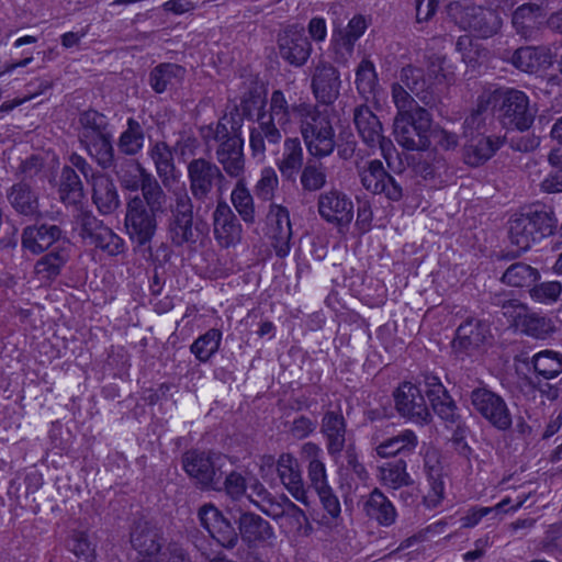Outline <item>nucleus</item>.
<instances>
[{
    "instance_id": "f257e3e1",
    "label": "nucleus",
    "mask_w": 562,
    "mask_h": 562,
    "mask_svg": "<svg viewBox=\"0 0 562 562\" xmlns=\"http://www.w3.org/2000/svg\"><path fill=\"white\" fill-rule=\"evenodd\" d=\"M314 105L303 98H296L289 90H273L268 110L258 112L257 125L250 130L249 145L252 154L263 155L266 144L278 145L282 140V133L300 126Z\"/></svg>"
},
{
    "instance_id": "f03ea898",
    "label": "nucleus",
    "mask_w": 562,
    "mask_h": 562,
    "mask_svg": "<svg viewBox=\"0 0 562 562\" xmlns=\"http://www.w3.org/2000/svg\"><path fill=\"white\" fill-rule=\"evenodd\" d=\"M149 181L144 196L135 195L126 203L124 225L126 234L135 247L153 255L151 241L158 228L157 216L166 212L167 194L156 190Z\"/></svg>"
},
{
    "instance_id": "7ed1b4c3",
    "label": "nucleus",
    "mask_w": 562,
    "mask_h": 562,
    "mask_svg": "<svg viewBox=\"0 0 562 562\" xmlns=\"http://www.w3.org/2000/svg\"><path fill=\"white\" fill-rule=\"evenodd\" d=\"M243 119L231 113L221 117L216 124H209L200 128V134L210 146L216 144L215 158L225 175L240 179L245 173L244 139L241 137Z\"/></svg>"
},
{
    "instance_id": "20e7f679",
    "label": "nucleus",
    "mask_w": 562,
    "mask_h": 562,
    "mask_svg": "<svg viewBox=\"0 0 562 562\" xmlns=\"http://www.w3.org/2000/svg\"><path fill=\"white\" fill-rule=\"evenodd\" d=\"M558 226L553 211L546 205H531L515 214L509 221L508 235L510 243L518 251H509L505 258H516L527 251L536 243L551 236Z\"/></svg>"
},
{
    "instance_id": "39448f33",
    "label": "nucleus",
    "mask_w": 562,
    "mask_h": 562,
    "mask_svg": "<svg viewBox=\"0 0 562 562\" xmlns=\"http://www.w3.org/2000/svg\"><path fill=\"white\" fill-rule=\"evenodd\" d=\"M169 212L167 234L173 246H192L204 236L206 225L194 218L193 201L186 190L175 192Z\"/></svg>"
},
{
    "instance_id": "423d86ee",
    "label": "nucleus",
    "mask_w": 562,
    "mask_h": 562,
    "mask_svg": "<svg viewBox=\"0 0 562 562\" xmlns=\"http://www.w3.org/2000/svg\"><path fill=\"white\" fill-rule=\"evenodd\" d=\"M447 14L461 30L469 31L482 40L496 35L503 25V19L496 10L474 3L452 1L446 7Z\"/></svg>"
},
{
    "instance_id": "0eeeda50",
    "label": "nucleus",
    "mask_w": 562,
    "mask_h": 562,
    "mask_svg": "<svg viewBox=\"0 0 562 562\" xmlns=\"http://www.w3.org/2000/svg\"><path fill=\"white\" fill-rule=\"evenodd\" d=\"M471 412L494 429L505 432L513 426V415L506 400L488 385L481 383L468 394Z\"/></svg>"
},
{
    "instance_id": "6e6552de",
    "label": "nucleus",
    "mask_w": 562,
    "mask_h": 562,
    "mask_svg": "<svg viewBox=\"0 0 562 562\" xmlns=\"http://www.w3.org/2000/svg\"><path fill=\"white\" fill-rule=\"evenodd\" d=\"M225 464L226 457L213 451L193 449L182 456L183 470L202 490H222Z\"/></svg>"
},
{
    "instance_id": "1a4fd4ad",
    "label": "nucleus",
    "mask_w": 562,
    "mask_h": 562,
    "mask_svg": "<svg viewBox=\"0 0 562 562\" xmlns=\"http://www.w3.org/2000/svg\"><path fill=\"white\" fill-rule=\"evenodd\" d=\"M431 115L426 109L396 114L394 135L397 143L408 150H427L431 146Z\"/></svg>"
},
{
    "instance_id": "9d476101",
    "label": "nucleus",
    "mask_w": 562,
    "mask_h": 562,
    "mask_svg": "<svg viewBox=\"0 0 562 562\" xmlns=\"http://www.w3.org/2000/svg\"><path fill=\"white\" fill-rule=\"evenodd\" d=\"M299 128L311 156L321 159L334 151L336 143L331 121L317 105H314Z\"/></svg>"
},
{
    "instance_id": "9b49d317",
    "label": "nucleus",
    "mask_w": 562,
    "mask_h": 562,
    "mask_svg": "<svg viewBox=\"0 0 562 562\" xmlns=\"http://www.w3.org/2000/svg\"><path fill=\"white\" fill-rule=\"evenodd\" d=\"M187 173L191 198L199 203L212 202L214 189L225 181L221 167L204 157L192 159Z\"/></svg>"
},
{
    "instance_id": "f8f14e48",
    "label": "nucleus",
    "mask_w": 562,
    "mask_h": 562,
    "mask_svg": "<svg viewBox=\"0 0 562 562\" xmlns=\"http://www.w3.org/2000/svg\"><path fill=\"white\" fill-rule=\"evenodd\" d=\"M79 236L89 245L115 257L124 252L125 241L91 212L81 211L76 216Z\"/></svg>"
},
{
    "instance_id": "ddd939ff",
    "label": "nucleus",
    "mask_w": 562,
    "mask_h": 562,
    "mask_svg": "<svg viewBox=\"0 0 562 562\" xmlns=\"http://www.w3.org/2000/svg\"><path fill=\"white\" fill-rule=\"evenodd\" d=\"M537 109L530 104L528 95L517 89L501 93L499 117L507 128L527 131L533 124Z\"/></svg>"
},
{
    "instance_id": "4468645a",
    "label": "nucleus",
    "mask_w": 562,
    "mask_h": 562,
    "mask_svg": "<svg viewBox=\"0 0 562 562\" xmlns=\"http://www.w3.org/2000/svg\"><path fill=\"white\" fill-rule=\"evenodd\" d=\"M363 188L373 194H383L387 200L397 202L404 196L401 176L390 175L381 160L373 159L358 169Z\"/></svg>"
},
{
    "instance_id": "2eb2a0df",
    "label": "nucleus",
    "mask_w": 562,
    "mask_h": 562,
    "mask_svg": "<svg viewBox=\"0 0 562 562\" xmlns=\"http://www.w3.org/2000/svg\"><path fill=\"white\" fill-rule=\"evenodd\" d=\"M277 47L279 56L296 68L307 63L313 50L304 26L299 23L286 25L278 33Z\"/></svg>"
},
{
    "instance_id": "dca6fc26",
    "label": "nucleus",
    "mask_w": 562,
    "mask_h": 562,
    "mask_svg": "<svg viewBox=\"0 0 562 562\" xmlns=\"http://www.w3.org/2000/svg\"><path fill=\"white\" fill-rule=\"evenodd\" d=\"M319 216L340 232L348 229L353 220V203L342 191L331 188L319 193L317 198Z\"/></svg>"
},
{
    "instance_id": "f3484780",
    "label": "nucleus",
    "mask_w": 562,
    "mask_h": 562,
    "mask_svg": "<svg viewBox=\"0 0 562 562\" xmlns=\"http://www.w3.org/2000/svg\"><path fill=\"white\" fill-rule=\"evenodd\" d=\"M353 123L363 143L370 148L379 147L389 161L394 149L393 143L384 136L381 121L367 104L355 108Z\"/></svg>"
},
{
    "instance_id": "a211bd4d",
    "label": "nucleus",
    "mask_w": 562,
    "mask_h": 562,
    "mask_svg": "<svg viewBox=\"0 0 562 562\" xmlns=\"http://www.w3.org/2000/svg\"><path fill=\"white\" fill-rule=\"evenodd\" d=\"M198 517L201 526L224 549L232 550L239 542V535L234 524L213 504L199 508Z\"/></svg>"
},
{
    "instance_id": "6ab92c4d",
    "label": "nucleus",
    "mask_w": 562,
    "mask_h": 562,
    "mask_svg": "<svg viewBox=\"0 0 562 562\" xmlns=\"http://www.w3.org/2000/svg\"><path fill=\"white\" fill-rule=\"evenodd\" d=\"M396 412L404 418L416 424H428L431 414L422 390L411 383H402L393 393Z\"/></svg>"
},
{
    "instance_id": "aec40b11",
    "label": "nucleus",
    "mask_w": 562,
    "mask_h": 562,
    "mask_svg": "<svg viewBox=\"0 0 562 562\" xmlns=\"http://www.w3.org/2000/svg\"><path fill=\"white\" fill-rule=\"evenodd\" d=\"M21 244L25 250L40 255L55 246L70 247L63 229L55 224H33L23 228Z\"/></svg>"
},
{
    "instance_id": "412c9836",
    "label": "nucleus",
    "mask_w": 562,
    "mask_h": 562,
    "mask_svg": "<svg viewBox=\"0 0 562 562\" xmlns=\"http://www.w3.org/2000/svg\"><path fill=\"white\" fill-rule=\"evenodd\" d=\"M110 169L123 189L133 192L140 190V196H144V189L147 188L149 181L157 187L156 190H164L158 180L135 158L117 156Z\"/></svg>"
},
{
    "instance_id": "4be33fe9",
    "label": "nucleus",
    "mask_w": 562,
    "mask_h": 562,
    "mask_svg": "<svg viewBox=\"0 0 562 562\" xmlns=\"http://www.w3.org/2000/svg\"><path fill=\"white\" fill-rule=\"evenodd\" d=\"M321 434L325 439L328 456L335 463H338L344 449L349 445L348 441L350 440L347 422L340 409L327 411L323 415Z\"/></svg>"
},
{
    "instance_id": "5701e85b",
    "label": "nucleus",
    "mask_w": 562,
    "mask_h": 562,
    "mask_svg": "<svg viewBox=\"0 0 562 562\" xmlns=\"http://www.w3.org/2000/svg\"><path fill=\"white\" fill-rule=\"evenodd\" d=\"M488 336V325L476 317L469 316L458 326L452 349L458 356H471L485 344Z\"/></svg>"
},
{
    "instance_id": "b1692460",
    "label": "nucleus",
    "mask_w": 562,
    "mask_h": 562,
    "mask_svg": "<svg viewBox=\"0 0 562 562\" xmlns=\"http://www.w3.org/2000/svg\"><path fill=\"white\" fill-rule=\"evenodd\" d=\"M544 12L537 3H524L512 13V26L515 33L526 42H538L542 37Z\"/></svg>"
},
{
    "instance_id": "393cba45",
    "label": "nucleus",
    "mask_w": 562,
    "mask_h": 562,
    "mask_svg": "<svg viewBox=\"0 0 562 562\" xmlns=\"http://www.w3.org/2000/svg\"><path fill=\"white\" fill-rule=\"evenodd\" d=\"M340 74L336 67L325 60H319L312 75L311 88L315 99L329 105L334 103L340 93Z\"/></svg>"
},
{
    "instance_id": "a878e982",
    "label": "nucleus",
    "mask_w": 562,
    "mask_h": 562,
    "mask_svg": "<svg viewBox=\"0 0 562 562\" xmlns=\"http://www.w3.org/2000/svg\"><path fill=\"white\" fill-rule=\"evenodd\" d=\"M212 221L214 237L221 247L229 248L240 243L241 224L225 201L217 202Z\"/></svg>"
},
{
    "instance_id": "bb28decb",
    "label": "nucleus",
    "mask_w": 562,
    "mask_h": 562,
    "mask_svg": "<svg viewBox=\"0 0 562 562\" xmlns=\"http://www.w3.org/2000/svg\"><path fill=\"white\" fill-rule=\"evenodd\" d=\"M130 541L132 548L137 551V559H156L164 546V538L158 528L146 520L134 522Z\"/></svg>"
},
{
    "instance_id": "cd10ccee",
    "label": "nucleus",
    "mask_w": 562,
    "mask_h": 562,
    "mask_svg": "<svg viewBox=\"0 0 562 562\" xmlns=\"http://www.w3.org/2000/svg\"><path fill=\"white\" fill-rule=\"evenodd\" d=\"M425 393L431 404L434 412L443 420L456 423L458 419L457 405L439 378L426 373L424 375Z\"/></svg>"
},
{
    "instance_id": "c85d7f7f",
    "label": "nucleus",
    "mask_w": 562,
    "mask_h": 562,
    "mask_svg": "<svg viewBox=\"0 0 562 562\" xmlns=\"http://www.w3.org/2000/svg\"><path fill=\"white\" fill-rule=\"evenodd\" d=\"M233 518L238 524L239 538L248 547L266 542L274 536L270 522L255 513L239 510V516Z\"/></svg>"
},
{
    "instance_id": "c756f323",
    "label": "nucleus",
    "mask_w": 562,
    "mask_h": 562,
    "mask_svg": "<svg viewBox=\"0 0 562 562\" xmlns=\"http://www.w3.org/2000/svg\"><path fill=\"white\" fill-rule=\"evenodd\" d=\"M267 218L271 237L274 240L273 247L276 255L283 258L288 256L290 251V240L292 238L290 213L288 209L282 205L272 204Z\"/></svg>"
},
{
    "instance_id": "7c9ffc66",
    "label": "nucleus",
    "mask_w": 562,
    "mask_h": 562,
    "mask_svg": "<svg viewBox=\"0 0 562 562\" xmlns=\"http://www.w3.org/2000/svg\"><path fill=\"white\" fill-rule=\"evenodd\" d=\"M467 139L463 158L470 167L484 165L504 145V137L498 135H472Z\"/></svg>"
},
{
    "instance_id": "2f4dec72",
    "label": "nucleus",
    "mask_w": 562,
    "mask_h": 562,
    "mask_svg": "<svg viewBox=\"0 0 562 562\" xmlns=\"http://www.w3.org/2000/svg\"><path fill=\"white\" fill-rule=\"evenodd\" d=\"M277 471L288 492L296 501L307 505V490L297 460L290 453H282L277 461Z\"/></svg>"
},
{
    "instance_id": "473e14b6",
    "label": "nucleus",
    "mask_w": 562,
    "mask_h": 562,
    "mask_svg": "<svg viewBox=\"0 0 562 562\" xmlns=\"http://www.w3.org/2000/svg\"><path fill=\"white\" fill-rule=\"evenodd\" d=\"M5 198L16 214L29 218L40 217V196L29 182L19 181L12 184L7 190Z\"/></svg>"
},
{
    "instance_id": "72a5a7b5",
    "label": "nucleus",
    "mask_w": 562,
    "mask_h": 562,
    "mask_svg": "<svg viewBox=\"0 0 562 562\" xmlns=\"http://www.w3.org/2000/svg\"><path fill=\"white\" fill-rule=\"evenodd\" d=\"M400 80L425 105L432 106L437 103L431 75L427 77L422 68L412 65L403 67Z\"/></svg>"
},
{
    "instance_id": "f704fd0d",
    "label": "nucleus",
    "mask_w": 562,
    "mask_h": 562,
    "mask_svg": "<svg viewBox=\"0 0 562 562\" xmlns=\"http://www.w3.org/2000/svg\"><path fill=\"white\" fill-rule=\"evenodd\" d=\"M509 63L521 71L533 74L552 63V49L547 45L522 46L512 54Z\"/></svg>"
},
{
    "instance_id": "c9c22d12",
    "label": "nucleus",
    "mask_w": 562,
    "mask_h": 562,
    "mask_svg": "<svg viewBox=\"0 0 562 562\" xmlns=\"http://www.w3.org/2000/svg\"><path fill=\"white\" fill-rule=\"evenodd\" d=\"M146 134L143 124L135 117L126 120V126L116 140L119 156L135 158L145 147Z\"/></svg>"
},
{
    "instance_id": "e433bc0d",
    "label": "nucleus",
    "mask_w": 562,
    "mask_h": 562,
    "mask_svg": "<svg viewBox=\"0 0 562 562\" xmlns=\"http://www.w3.org/2000/svg\"><path fill=\"white\" fill-rule=\"evenodd\" d=\"M92 187V201L103 215L112 214L120 206L116 187L109 175L94 177Z\"/></svg>"
},
{
    "instance_id": "4c0bfd02",
    "label": "nucleus",
    "mask_w": 562,
    "mask_h": 562,
    "mask_svg": "<svg viewBox=\"0 0 562 562\" xmlns=\"http://www.w3.org/2000/svg\"><path fill=\"white\" fill-rule=\"evenodd\" d=\"M148 155L153 160L157 176L165 188H169L177 180L176 165L171 148L166 142L157 140L151 144Z\"/></svg>"
},
{
    "instance_id": "58836bf2",
    "label": "nucleus",
    "mask_w": 562,
    "mask_h": 562,
    "mask_svg": "<svg viewBox=\"0 0 562 562\" xmlns=\"http://www.w3.org/2000/svg\"><path fill=\"white\" fill-rule=\"evenodd\" d=\"M70 258V247L55 246L42 256L34 266V273L42 281H53Z\"/></svg>"
},
{
    "instance_id": "ea45409f",
    "label": "nucleus",
    "mask_w": 562,
    "mask_h": 562,
    "mask_svg": "<svg viewBox=\"0 0 562 562\" xmlns=\"http://www.w3.org/2000/svg\"><path fill=\"white\" fill-rule=\"evenodd\" d=\"M186 72V68L178 64L161 63L150 70L148 83L156 93H164L181 83Z\"/></svg>"
},
{
    "instance_id": "a19ab883",
    "label": "nucleus",
    "mask_w": 562,
    "mask_h": 562,
    "mask_svg": "<svg viewBox=\"0 0 562 562\" xmlns=\"http://www.w3.org/2000/svg\"><path fill=\"white\" fill-rule=\"evenodd\" d=\"M303 160L304 153L301 140L297 137L286 138L282 158L278 162L282 178L289 182H295L299 171L305 165Z\"/></svg>"
},
{
    "instance_id": "79ce46f5",
    "label": "nucleus",
    "mask_w": 562,
    "mask_h": 562,
    "mask_svg": "<svg viewBox=\"0 0 562 562\" xmlns=\"http://www.w3.org/2000/svg\"><path fill=\"white\" fill-rule=\"evenodd\" d=\"M366 515L378 521L381 526H391L395 522L396 510L392 502L379 490L374 488L363 503Z\"/></svg>"
},
{
    "instance_id": "37998d69",
    "label": "nucleus",
    "mask_w": 562,
    "mask_h": 562,
    "mask_svg": "<svg viewBox=\"0 0 562 562\" xmlns=\"http://www.w3.org/2000/svg\"><path fill=\"white\" fill-rule=\"evenodd\" d=\"M109 120L95 110H87L79 114L78 138L80 144L110 134Z\"/></svg>"
},
{
    "instance_id": "c03bdc74",
    "label": "nucleus",
    "mask_w": 562,
    "mask_h": 562,
    "mask_svg": "<svg viewBox=\"0 0 562 562\" xmlns=\"http://www.w3.org/2000/svg\"><path fill=\"white\" fill-rule=\"evenodd\" d=\"M302 456L308 461L307 476L311 486L317 492L328 485L326 467L322 460L323 450L321 447L312 441L305 442L302 446Z\"/></svg>"
},
{
    "instance_id": "a18cd8bd",
    "label": "nucleus",
    "mask_w": 562,
    "mask_h": 562,
    "mask_svg": "<svg viewBox=\"0 0 562 562\" xmlns=\"http://www.w3.org/2000/svg\"><path fill=\"white\" fill-rule=\"evenodd\" d=\"M58 196L65 205H78L85 198L83 183L72 167L64 166L61 168Z\"/></svg>"
},
{
    "instance_id": "49530a36",
    "label": "nucleus",
    "mask_w": 562,
    "mask_h": 562,
    "mask_svg": "<svg viewBox=\"0 0 562 562\" xmlns=\"http://www.w3.org/2000/svg\"><path fill=\"white\" fill-rule=\"evenodd\" d=\"M418 446V438L411 429L400 431L397 435L383 440L375 447V452L381 458H391L397 454H409Z\"/></svg>"
},
{
    "instance_id": "de8ad7c7",
    "label": "nucleus",
    "mask_w": 562,
    "mask_h": 562,
    "mask_svg": "<svg viewBox=\"0 0 562 562\" xmlns=\"http://www.w3.org/2000/svg\"><path fill=\"white\" fill-rule=\"evenodd\" d=\"M355 72V85L360 97L366 101L375 98L380 86L373 61L369 58H363L356 67Z\"/></svg>"
},
{
    "instance_id": "09e8293b",
    "label": "nucleus",
    "mask_w": 562,
    "mask_h": 562,
    "mask_svg": "<svg viewBox=\"0 0 562 562\" xmlns=\"http://www.w3.org/2000/svg\"><path fill=\"white\" fill-rule=\"evenodd\" d=\"M81 146L102 170H109L117 159L112 133L81 144Z\"/></svg>"
},
{
    "instance_id": "8fccbe9b",
    "label": "nucleus",
    "mask_w": 562,
    "mask_h": 562,
    "mask_svg": "<svg viewBox=\"0 0 562 562\" xmlns=\"http://www.w3.org/2000/svg\"><path fill=\"white\" fill-rule=\"evenodd\" d=\"M299 172L301 190L305 194L318 192L327 183V168L318 160L308 159Z\"/></svg>"
},
{
    "instance_id": "3c124183",
    "label": "nucleus",
    "mask_w": 562,
    "mask_h": 562,
    "mask_svg": "<svg viewBox=\"0 0 562 562\" xmlns=\"http://www.w3.org/2000/svg\"><path fill=\"white\" fill-rule=\"evenodd\" d=\"M539 279V270L525 262L510 265L501 278L503 283L515 288H530Z\"/></svg>"
},
{
    "instance_id": "603ef678",
    "label": "nucleus",
    "mask_w": 562,
    "mask_h": 562,
    "mask_svg": "<svg viewBox=\"0 0 562 562\" xmlns=\"http://www.w3.org/2000/svg\"><path fill=\"white\" fill-rule=\"evenodd\" d=\"M221 340L222 331L211 328L193 341L190 346V351L200 362H206L218 351Z\"/></svg>"
},
{
    "instance_id": "864d4df0",
    "label": "nucleus",
    "mask_w": 562,
    "mask_h": 562,
    "mask_svg": "<svg viewBox=\"0 0 562 562\" xmlns=\"http://www.w3.org/2000/svg\"><path fill=\"white\" fill-rule=\"evenodd\" d=\"M532 363L535 371L547 380L562 373V355L557 351H540L533 356Z\"/></svg>"
},
{
    "instance_id": "5fc2aeb1",
    "label": "nucleus",
    "mask_w": 562,
    "mask_h": 562,
    "mask_svg": "<svg viewBox=\"0 0 562 562\" xmlns=\"http://www.w3.org/2000/svg\"><path fill=\"white\" fill-rule=\"evenodd\" d=\"M380 472L383 484L394 490L412 483V479L406 471V462L403 459L385 463L381 467Z\"/></svg>"
},
{
    "instance_id": "6e6d98bb",
    "label": "nucleus",
    "mask_w": 562,
    "mask_h": 562,
    "mask_svg": "<svg viewBox=\"0 0 562 562\" xmlns=\"http://www.w3.org/2000/svg\"><path fill=\"white\" fill-rule=\"evenodd\" d=\"M488 117V102L480 99L476 108L465 117L463 122L464 137L472 135H484L486 120Z\"/></svg>"
},
{
    "instance_id": "4d7b16f0",
    "label": "nucleus",
    "mask_w": 562,
    "mask_h": 562,
    "mask_svg": "<svg viewBox=\"0 0 562 562\" xmlns=\"http://www.w3.org/2000/svg\"><path fill=\"white\" fill-rule=\"evenodd\" d=\"M232 203L245 223L255 222L254 200L248 189L239 180L232 191Z\"/></svg>"
},
{
    "instance_id": "13d9d810",
    "label": "nucleus",
    "mask_w": 562,
    "mask_h": 562,
    "mask_svg": "<svg viewBox=\"0 0 562 562\" xmlns=\"http://www.w3.org/2000/svg\"><path fill=\"white\" fill-rule=\"evenodd\" d=\"M551 171L542 181L541 188L548 193L562 192V149H552L548 156Z\"/></svg>"
},
{
    "instance_id": "bf43d9fd",
    "label": "nucleus",
    "mask_w": 562,
    "mask_h": 562,
    "mask_svg": "<svg viewBox=\"0 0 562 562\" xmlns=\"http://www.w3.org/2000/svg\"><path fill=\"white\" fill-rule=\"evenodd\" d=\"M518 328L528 336L544 339L553 329L551 321L536 313H527L519 322Z\"/></svg>"
},
{
    "instance_id": "052dcab7",
    "label": "nucleus",
    "mask_w": 562,
    "mask_h": 562,
    "mask_svg": "<svg viewBox=\"0 0 562 562\" xmlns=\"http://www.w3.org/2000/svg\"><path fill=\"white\" fill-rule=\"evenodd\" d=\"M45 171V158L41 155H31L21 160L15 168L14 176L19 181L31 182L35 178L42 177Z\"/></svg>"
},
{
    "instance_id": "680f3d73",
    "label": "nucleus",
    "mask_w": 562,
    "mask_h": 562,
    "mask_svg": "<svg viewBox=\"0 0 562 562\" xmlns=\"http://www.w3.org/2000/svg\"><path fill=\"white\" fill-rule=\"evenodd\" d=\"M67 546L75 555L87 562L94 558L95 543L86 531H74Z\"/></svg>"
},
{
    "instance_id": "e2e57ef3",
    "label": "nucleus",
    "mask_w": 562,
    "mask_h": 562,
    "mask_svg": "<svg viewBox=\"0 0 562 562\" xmlns=\"http://www.w3.org/2000/svg\"><path fill=\"white\" fill-rule=\"evenodd\" d=\"M425 469H427V476L430 485V491L425 496V502L428 506L436 507L443 498L445 493V483L441 477V471L440 468H428L427 463L425 464Z\"/></svg>"
},
{
    "instance_id": "0e129e2a",
    "label": "nucleus",
    "mask_w": 562,
    "mask_h": 562,
    "mask_svg": "<svg viewBox=\"0 0 562 562\" xmlns=\"http://www.w3.org/2000/svg\"><path fill=\"white\" fill-rule=\"evenodd\" d=\"M357 41L352 40L341 31L334 32L331 46L334 52V59L338 64H346L353 54L355 44Z\"/></svg>"
},
{
    "instance_id": "69168bd1",
    "label": "nucleus",
    "mask_w": 562,
    "mask_h": 562,
    "mask_svg": "<svg viewBox=\"0 0 562 562\" xmlns=\"http://www.w3.org/2000/svg\"><path fill=\"white\" fill-rule=\"evenodd\" d=\"M392 100L397 109V114L413 113L416 109H423L417 101L406 91L402 82L392 85Z\"/></svg>"
},
{
    "instance_id": "338daca9",
    "label": "nucleus",
    "mask_w": 562,
    "mask_h": 562,
    "mask_svg": "<svg viewBox=\"0 0 562 562\" xmlns=\"http://www.w3.org/2000/svg\"><path fill=\"white\" fill-rule=\"evenodd\" d=\"M561 291V283L557 281L542 282L538 284L533 283L529 288L530 297L539 303H549L557 301Z\"/></svg>"
},
{
    "instance_id": "774afa93",
    "label": "nucleus",
    "mask_w": 562,
    "mask_h": 562,
    "mask_svg": "<svg viewBox=\"0 0 562 562\" xmlns=\"http://www.w3.org/2000/svg\"><path fill=\"white\" fill-rule=\"evenodd\" d=\"M248 480L239 472L232 471L222 477V490L233 499H240L247 490Z\"/></svg>"
}]
</instances>
